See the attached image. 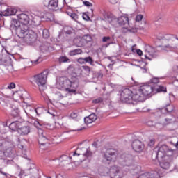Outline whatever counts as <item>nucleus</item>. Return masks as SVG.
<instances>
[{"label":"nucleus","instance_id":"31","mask_svg":"<svg viewBox=\"0 0 178 178\" xmlns=\"http://www.w3.org/2000/svg\"><path fill=\"white\" fill-rule=\"evenodd\" d=\"M34 126L35 127H36L37 129H38V137H40V131L44 129V124H41V122L38 121H35Z\"/></svg>","mask_w":178,"mask_h":178},{"label":"nucleus","instance_id":"35","mask_svg":"<svg viewBox=\"0 0 178 178\" xmlns=\"http://www.w3.org/2000/svg\"><path fill=\"white\" fill-rule=\"evenodd\" d=\"M59 62L60 63H70V59H69L67 57L64 56L60 57Z\"/></svg>","mask_w":178,"mask_h":178},{"label":"nucleus","instance_id":"57","mask_svg":"<svg viewBox=\"0 0 178 178\" xmlns=\"http://www.w3.org/2000/svg\"><path fill=\"white\" fill-rule=\"evenodd\" d=\"M162 20V16L159 15L158 17L155 19V22H161Z\"/></svg>","mask_w":178,"mask_h":178},{"label":"nucleus","instance_id":"50","mask_svg":"<svg viewBox=\"0 0 178 178\" xmlns=\"http://www.w3.org/2000/svg\"><path fill=\"white\" fill-rule=\"evenodd\" d=\"M92 102L93 104H99V102H102V99L98 98V99H94Z\"/></svg>","mask_w":178,"mask_h":178},{"label":"nucleus","instance_id":"30","mask_svg":"<svg viewBox=\"0 0 178 178\" xmlns=\"http://www.w3.org/2000/svg\"><path fill=\"white\" fill-rule=\"evenodd\" d=\"M16 12H17L16 8H8L3 12V16H13V15H16Z\"/></svg>","mask_w":178,"mask_h":178},{"label":"nucleus","instance_id":"18","mask_svg":"<svg viewBox=\"0 0 178 178\" xmlns=\"http://www.w3.org/2000/svg\"><path fill=\"white\" fill-rule=\"evenodd\" d=\"M109 172L111 177L120 178L122 176L120 168L116 165L111 167Z\"/></svg>","mask_w":178,"mask_h":178},{"label":"nucleus","instance_id":"23","mask_svg":"<svg viewBox=\"0 0 178 178\" xmlns=\"http://www.w3.org/2000/svg\"><path fill=\"white\" fill-rule=\"evenodd\" d=\"M114 22H118L120 26H129V17L127 16H121L118 19H115Z\"/></svg>","mask_w":178,"mask_h":178},{"label":"nucleus","instance_id":"48","mask_svg":"<svg viewBox=\"0 0 178 178\" xmlns=\"http://www.w3.org/2000/svg\"><path fill=\"white\" fill-rule=\"evenodd\" d=\"M71 17L73 20H77L79 19V15L76 13L71 14Z\"/></svg>","mask_w":178,"mask_h":178},{"label":"nucleus","instance_id":"46","mask_svg":"<svg viewBox=\"0 0 178 178\" xmlns=\"http://www.w3.org/2000/svg\"><path fill=\"white\" fill-rule=\"evenodd\" d=\"M54 176H55L54 172H53V175H49V176L48 175H45V177L46 178H53ZM56 178H62V175H58L56 176Z\"/></svg>","mask_w":178,"mask_h":178},{"label":"nucleus","instance_id":"11","mask_svg":"<svg viewBox=\"0 0 178 178\" xmlns=\"http://www.w3.org/2000/svg\"><path fill=\"white\" fill-rule=\"evenodd\" d=\"M27 175H31L33 178H38V169L35 168V165L31 164L29 165V168L25 170H22L19 173V176H21V177L27 176Z\"/></svg>","mask_w":178,"mask_h":178},{"label":"nucleus","instance_id":"13","mask_svg":"<svg viewBox=\"0 0 178 178\" xmlns=\"http://www.w3.org/2000/svg\"><path fill=\"white\" fill-rule=\"evenodd\" d=\"M9 144L5 139L0 140V159H5L6 156H8L6 151L8 149Z\"/></svg>","mask_w":178,"mask_h":178},{"label":"nucleus","instance_id":"2","mask_svg":"<svg viewBox=\"0 0 178 178\" xmlns=\"http://www.w3.org/2000/svg\"><path fill=\"white\" fill-rule=\"evenodd\" d=\"M172 149L168 147L166 145H159L154 149L152 156H155L156 159L161 161L160 168L161 169L154 172H160L159 178L162 177L166 170H169L170 168V156H168V153L170 152Z\"/></svg>","mask_w":178,"mask_h":178},{"label":"nucleus","instance_id":"54","mask_svg":"<svg viewBox=\"0 0 178 178\" xmlns=\"http://www.w3.org/2000/svg\"><path fill=\"white\" fill-rule=\"evenodd\" d=\"M83 20H90V17H88V15H87L86 14H83Z\"/></svg>","mask_w":178,"mask_h":178},{"label":"nucleus","instance_id":"51","mask_svg":"<svg viewBox=\"0 0 178 178\" xmlns=\"http://www.w3.org/2000/svg\"><path fill=\"white\" fill-rule=\"evenodd\" d=\"M109 40H111V37H109V36L103 37L102 42H108V41H109Z\"/></svg>","mask_w":178,"mask_h":178},{"label":"nucleus","instance_id":"26","mask_svg":"<svg viewBox=\"0 0 178 178\" xmlns=\"http://www.w3.org/2000/svg\"><path fill=\"white\" fill-rule=\"evenodd\" d=\"M21 126H22V122L19 121H15L10 124L9 128L10 129V130H13V131L18 132Z\"/></svg>","mask_w":178,"mask_h":178},{"label":"nucleus","instance_id":"15","mask_svg":"<svg viewBox=\"0 0 178 178\" xmlns=\"http://www.w3.org/2000/svg\"><path fill=\"white\" fill-rule=\"evenodd\" d=\"M144 95L140 88L132 91V101L141 102L144 101Z\"/></svg>","mask_w":178,"mask_h":178},{"label":"nucleus","instance_id":"32","mask_svg":"<svg viewBox=\"0 0 178 178\" xmlns=\"http://www.w3.org/2000/svg\"><path fill=\"white\" fill-rule=\"evenodd\" d=\"M81 41H83V44H87L88 42H91L92 41V38L90 35H85L82 38Z\"/></svg>","mask_w":178,"mask_h":178},{"label":"nucleus","instance_id":"9","mask_svg":"<svg viewBox=\"0 0 178 178\" xmlns=\"http://www.w3.org/2000/svg\"><path fill=\"white\" fill-rule=\"evenodd\" d=\"M38 143L40 149H47L51 143L49 142V137L43 130L39 131Z\"/></svg>","mask_w":178,"mask_h":178},{"label":"nucleus","instance_id":"33","mask_svg":"<svg viewBox=\"0 0 178 178\" xmlns=\"http://www.w3.org/2000/svg\"><path fill=\"white\" fill-rule=\"evenodd\" d=\"M170 123H172V119L170 118H165V121L161 124V127H163V126H168ZM160 124H156V127H158Z\"/></svg>","mask_w":178,"mask_h":178},{"label":"nucleus","instance_id":"40","mask_svg":"<svg viewBox=\"0 0 178 178\" xmlns=\"http://www.w3.org/2000/svg\"><path fill=\"white\" fill-rule=\"evenodd\" d=\"M85 59V63H90V65H92L94 60H92V58L90 56L84 58Z\"/></svg>","mask_w":178,"mask_h":178},{"label":"nucleus","instance_id":"34","mask_svg":"<svg viewBox=\"0 0 178 178\" xmlns=\"http://www.w3.org/2000/svg\"><path fill=\"white\" fill-rule=\"evenodd\" d=\"M82 52H83V51H81V49H76L70 51V56H74L75 55H80V54H81Z\"/></svg>","mask_w":178,"mask_h":178},{"label":"nucleus","instance_id":"62","mask_svg":"<svg viewBox=\"0 0 178 178\" xmlns=\"http://www.w3.org/2000/svg\"><path fill=\"white\" fill-rule=\"evenodd\" d=\"M143 112H151V109H149V108H147V109L144 108L143 109Z\"/></svg>","mask_w":178,"mask_h":178},{"label":"nucleus","instance_id":"60","mask_svg":"<svg viewBox=\"0 0 178 178\" xmlns=\"http://www.w3.org/2000/svg\"><path fill=\"white\" fill-rule=\"evenodd\" d=\"M83 68L84 69V70H86V72H90V67L83 66Z\"/></svg>","mask_w":178,"mask_h":178},{"label":"nucleus","instance_id":"8","mask_svg":"<svg viewBox=\"0 0 178 178\" xmlns=\"http://www.w3.org/2000/svg\"><path fill=\"white\" fill-rule=\"evenodd\" d=\"M70 156H80L82 155L83 158V161L88 159V158H91L92 156V152L89 148L87 147H78L74 152H72Z\"/></svg>","mask_w":178,"mask_h":178},{"label":"nucleus","instance_id":"47","mask_svg":"<svg viewBox=\"0 0 178 178\" xmlns=\"http://www.w3.org/2000/svg\"><path fill=\"white\" fill-rule=\"evenodd\" d=\"M143 20V15H138L136 17V22H141Z\"/></svg>","mask_w":178,"mask_h":178},{"label":"nucleus","instance_id":"39","mask_svg":"<svg viewBox=\"0 0 178 178\" xmlns=\"http://www.w3.org/2000/svg\"><path fill=\"white\" fill-rule=\"evenodd\" d=\"M43 38H48L49 37V31L48 29H44L42 31Z\"/></svg>","mask_w":178,"mask_h":178},{"label":"nucleus","instance_id":"38","mask_svg":"<svg viewBox=\"0 0 178 178\" xmlns=\"http://www.w3.org/2000/svg\"><path fill=\"white\" fill-rule=\"evenodd\" d=\"M157 92H166V87L159 86V87L156 89Z\"/></svg>","mask_w":178,"mask_h":178},{"label":"nucleus","instance_id":"12","mask_svg":"<svg viewBox=\"0 0 178 178\" xmlns=\"http://www.w3.org/2000/svg\"><path fill=\"white\" fill-rule=\"evenodd\" d=\"M139 89L143 93L144 97H148V95H151L155 91V88L149 83L141 86Z\"/></svg>","mask_w":178,"mask_h":178},{"label":"nucleus","instance_id":"22","mask_svg":"<svg viewBox=\"0 0 178 178\" xmlns=\"http://www.w3.org/2000/svg\"><path fill=\"white\" fill-rule=\"evenodd\" d=\"M58 161L62 165H70L72 163V156L64 154L58 159Z\"/></svg>","mask_w":178,"mask_h":178},{"label":"nucleus","instance_id":"42","mask_svg":"<svg viewBox=\"0 0 178 178\" xmlns=\"http://www.w3.org/2000/svg\"><path fill=\"white\" fill-rule=\"evenodd\" d=\"M78 117L79 113L77 111L72 112L70 115V118H71L72 119H76Z\"/></svg>","mask_w":178,"mask_h":178},{"label":"nucleus","instance_id":"10","mask_svg":"<svg viewBox=\"0 0 178 178\" xmlns=\"http://www.w3.org/2000/svg\"><path fill=\"white\" fill-rule=\"evenodd\" d=\"M132 92L129 88L123 89L120 92V101L125 104H131L133 102Z\"/></svg>","mask_w":178,"mask_h":178},{"label":"nucleus","instance_id":"14","mask_svg":"<svg viewBox=\"0 0 178 178\" xmlns=\"http://www.w3.org/2000/svg\"><path fill=\"white\" fill-rule=\"evenodd\" d=\"M27 92L24 90H18L13 94V98L15 101V102H23V99H26L27 98L26 95H27Z\"/></svg>","mask_w":178,"mask_h":178},{"label":"nucleus","instance_id":"59","mask_svg":"<svg viewBox=\"0 0 178 178\" xmlns=\"http://www.w3.org/2000/svg\"><path fill=\"white\" fill-rule=\"evenodd\" d=\"M110 3H111L113 5H115V3H118V0H108Z\"/></svg>","mask_w":178,"mask_h":178},{"label":"nucleus","instance_id":"58","mask_svg":"<svg viewBox=\"0 0 178 178\" xmlns=\"http://www.w3.org/2000/svg\"><path fill=\"white\" fill-rule=\"evenodd\" d=\"M0 173H1V175H3L4 176H6V177H8V176H9V174L6 173V172H4L3 171H2L1 170H0Z\"/></svg>","mask_w":178,"mask_h":178},{"label":"nucleus","instance_id":"36","mask_svg":"<svg viewBox=\"0 0 178 178\" xmlns=\"http://www.w3.org/2000/svg\"><path fill=\"white\" fill-rule=\"evenodd\" d=\"M39 48L40 51H42L43 52H47V51L49 50V47H48V44H45V43L40 45Z\"/></svg>","mask_w":178,"mask_h":178},{"label":"nucleus","instance_id":"41","mask_svg":"<svg viewBox=\"0 0 178 178\" xmlns=\"http://www.w3.org/2000/svg\"><path fill=\"white\" fill-rule=\"evenodd\" d=\"M158 83H159V78H153L150 80V83H149V84H158Z\"/></svg>","mask_w":178,"mask_h":178},{"label":"nucleus","instance_id":"21","mask_svg":"<svg viewBox=\"0 0 178 178\" xmlns=\"http://www.w3.org/2000/svg\"><path fill=\"white\" fill-rule=\"evenodd\" d=\"M161 176V172H152L142 174L138 178H159Z\"/></svg>","mask_w":178,"mask_h":178},{"label":"nucleus","instance_id":"44","mask_svg":"<svg viewBox=\"0 0 178 178\" xmlns=\"http://www.w3.org/2000/svg\"><path fill=\"white\" fill-rule=\"evenodd\" d=\"M67 70L68 73H72V72H74V66L73 65H70L67 67Z\"/></svg>","mask_w":178,"mask_h":178},{"label":"nucleus","instance_id":"56","mask_svg":"<svg viewBox=\"0 0 178 178\" xmlns=\"http://www.w3.org/2000/svg\"><path fill=\"white\" fill-rule=\"evenodd\" d=\"M40 59L38 58L37 60H33V61H31L32 63H34V65H38V63H40Z\"/></svg>","mask_w":178,"mask_h":178},{"label":"nucleus","instance_id":"55","mask_svg":"<svg viewBox=\"0 0 178 178\" xmlns=\"http://www.w3.org/2000/svg\"><path fill=\"white\" fill-rule=\"evenodd\" d=\"M136 54H138L139 55V56H141V55H143V51H141L140 49H136Z\"/></svg>","mask_w":178,"mask_h":178},{"label":"nucleus","instance_id":"43","mask_svg":"<svg viewBox=\"0 0 178 178\" xmlns=\"http://www.w3.org/2000/svg\"><path fill=\"white\" fill-rule=\"evenodd\" d=\"M16 88V84H15L14 83H10L8 85L7 88H8V90H13V88Z\"/></svg>","mask_w":178,"mask_h":178},{"label":"nucleus","instance_id":"24","mask_svg":"<svg viewBox=\"0 0 178 178\" xmlns=\"http://www.w3.org/2000/svg\"><path fill=\"white\" fill-rule=\"evenodd\" d=\"M97 120V115L95 113H92L88 117L84 118V122L86 124H91V123H94Z\"/></svg>","mask_w":178,"mask_h":178},{"label":"nucleus","instance_id":"6","mask_svg":"<svg viewBox=\"0 0 178 178\" xmlns=\"http://www.w3.org/2000/svg\"><path fill=\"white\" fill-rule=\"evenodd\" d=\"M157 40H168L170 41V44H172L171 46L170 44L161 46L162 49L163 51H173L175 48L178 47V36L176 35H170V34L163 35L162 33H159L157 35ZM172 42L173 43H172Z\"/></svg>","mask_w":178,"mask_h":178},{"label":"nucleus","instance_id":"3","mask_svg":"<svg viewBox=\"0 0 178 178\" xmlns=\"http://www.w3.org/2000/svg\"><path fill=\"white\" fill-rule=\"evenodd\" d=\"M15 27L16 35L19 38L21 44H27V45H33L35 42V33L32 31H29L24 28V26H20L16 20L13 21Z\"/></svg>","mask_w":178,"mask_h":178},{"label":"nucleus","instance_id":"28","mask_svg":"<svg viewBox=\"0 0 178 178\" xmlns=\"http://www.w3.org/2000/svg\"><path fill=\"white\" fill-rule=\"evenodd\" d=\"M49 113L51 115V112H49V110H47L44 106L37 107L35 108V113L36 115H42V113Z\"/></svg>","mask_w":178,"mask_h":178},{"label":"nucleus","instance_id":"45","mask_svg":"<svg viewBox=\"0 0 178 178\" xmlns=\"http://www.w3.org/2000/svg\"><path fill=\"white\" fill-rule=\"evenodd\" d=\"M147 125L149 126V127H152V126H155V122L152 120H149L146 122Z\"/></svg>","mask_w":178,"mask_h":178},{"label":"nucleus","instance_id":"20","mask_svg":"<svg viewBox=\"0 0 178 178\" xmlns=\"http://www.w3.org/2000/svg\"><path fill=\"white\" fill-rule=\"evenodd\" d=\"M58 2L59 0H50L49 1H47L46 0H44L43 1V4L44 5V6H47L51 10H55V9L58 8Z\"/></svg>","mask_w":178,"mask_h":178},{"label":"nucleus","instance_id":"4","mask_svg":"<svg viewBox=\"0 0 178 178\" xmlns=\"http://www.w3.org/2000/svg\"><path fill=\"white\" fill-rule=\"evenodd\" d=\"M104 157L106 161L109 162H116V161H119V162L122 163L123 166H130V163L133 162V156L130 154H118V151L113 149H108L104 154Z\"/></svg>","mask_w":178,"mask_h":178},{"label":"nucleus","instance_id":"63","mask_svg":"<svg viewBox=\"0 0 178 178\" xmlns=\"http://www.w3.org/2000/svg\"><path fill=\"white\" fill-rule=\"evenodd\" d=\"M102 77H103L102 74V73H99L98 74V79H102Z\"/></svg>","mask_w":178,"mask_h":178},{"label":"nucleus","instance_id":"37","mask_svg":"<svg viewBox=\"0 0 178 178\" xmlns=\"http://www.w3.org/2000/svg\"><path fill=\"white\" fill-rule=\"evenodd\" d=\"M49 15V13H38V17H40V19H47Z\"/></svg>","mask_w":178,"mask_h":178},{"label":"nucleus","instance_id":"7","mask_svg":"<svg viewBox=\"0 0 178 178\" xmlns=\"http://www.w3.org/2000/svg\"><path fill=\"white\" fill-rule=\"evenodd\" d=\"M10 101H12V99L9 97H2V95H0V105H2L6 109V107L10 108L11 109V115L13 116H17L19 115V107L9 103Z\"/></svg>","mask_w":178,"mask_h":178},{"label":"nucleus","instance_id":"53","mask_svg":"<svg viewBox=\"0 0 178 178\" xmlns=\"http://www.w3.org/2000/svg\"><path fill=\"white\" fill-rule=\"evenodd\" d=\"M83 4L85 6H92V3L89 1H83Z\"/></svg>","mask_w":178,"mask_h":178},{"label":"nucleus","instance_id":"19","mask_svg":"<svg viewBox=\"0 0 178 178\" xmlns=\"http://www.w3.org/2000/svg\"><path fill=\"white\" fill-rule=\"evenodd\" d=\"M17 19L19 23H22V24L26 25L29 24V22H30V18L29 17V15L26 13H21L17 15Z\"/></svg>","mask_w":178,"mask_h":178},{"label":"nucleus","instance_id":"29","mask_svg":"<svg viewBox=\"0 0 178 178\" xmlns=\"http://www.w3.org/2000/svg\"><path fill=\"white\" fill-rule=\"evenodd\" d=\"M24 111L26 115H34L35 113V108L31 106H26L25 108H24Z\"/></svg>","mask_w":178,"mask_h":178},{"label":"nucleus","instance_id":"61","mask_svg":"<svg viewBox=\"0 0 178 178\" xmlns=\"http://www.w3.org/2000/svg\"><path fill=\"white\" fill-rule=\"evenodd\" d=\"M3 60H2V56L0 55V65H3Z\"/></svg>","mask_w":178,"mask_h":178},{"label":"nucleus","instance_id":"17","mask_svg":"<svg viewBox=\"0 0 178 178\" xmlns=\"http://www.w3.org/2000/svg\"><path fill=\"white\" fill-rule=\"evenodd\" d=\"M132 148L136 152H143L145 146L140 140H136L132 143Z\"/></svg>","mask_w":178,"mask_h":178},{"label":"nucleus","instance_id":"1","mask_svg":"<svg viewBox=\"0 0 178 178\" xmlns=\"http://www.w3.org/2000/svg\"><path fill=\"white\" fill-rule=\"evenodd\" d=\"M56 88L61 91H56ZM77 88H79V78L77 76H72L70 78L60 76L56 79V88L53 90V92L58 99H63L67 97L66 92L74 94Z\"/></svg>","mask_w":178,"mask_h":178},{"label":"nucleus","instance_id":"5","mask_svg":"<svg viewBox=\"0 0 178 178\" xmlns=\"http://www.w3.org/2000/svg\"><path fill=\"white\" fill-rule=\"evenodd\" d=\"M33 79L35 83L39 87V90L41 93L42 97H43L45 101H48L49 98L44 92L45 91V90H47V86H45V84H47V79H48V71H44L40 74L35 75L33 76Z\"/></svg>","mask_w":178,"mask_h":178},{"label":"nucleus","instance_id":"49","mask_svg":"<svg viewBox=\"0 0 178 178\" xmlns=\"http://www.w3.org/2000/svg\"><path fill=\"white\" fill-rule=\"evenodd\" d=\"M78 63H80L81 65H83V64L86 63L85 58H79L78 59Z\"/></svg>","mask_w":178,"mask_h":178},{"label":"nucleus","instance_id":"27","mask_svg":"<svg viewBox=\"0 0 178 178\" xmlns=\"http://www.w3.org/2000/svg\"><path fill=\"white\" fill-rule=\"evenodd\" d=\"M174 109L175 108L172 105H168L165 108L159 109L156 112H152V113H154V115H161V113H163V111H166L167 112H173Z\"/></svg>","mask_w":178,"mask_h":178},{"label":"nucleus","instance_id":"52","mask_svg":"<svg viewBox=\"0 0 178 178\" xmlns=\"http://www.w3.org/2000/svg\"><path fill=\"white\" fill-rule=\"evenodd\" d=\"M154 144H155V140L154 138L150 139L149 142V147H152V145H154Z\"/></svg>","mask_w":178,"mask_h":178},{"label":"nucleus","instance_id":"64","mask_svg":"<svg viewBox=\"0 0 178 178\" xmlns=\"http://www.w3.org/2000/svg\"><path fill=\"white\" fill-rule=\"evenodd\" d=\"M67 14L68 15V16L72 17V15H73V13L67 12Z\"/></svg>","mask_w":178,"mask_h":178},{"label":"nucleus","instance_id":"25","mask_svg":"<svg viewBox=\"0 0 178 178\" xmlns=\"http://www.w3.org/2000/svg\"><path fill=\"white\" fill-rule=\"evenodd\" d=\"M19 134H21V136H27L30 133V127L29 126H23L19 127V129H18Z\"/></svg>","mask_w":178,"mask_h":178},{"label":"nucleus","instance_id":"16","mask_svg":"<svg viewBox=\"0 0 178 178\" xmlns=\"http://www.w3.org/2000/svg\"><path fill=\"white\" fill-rule=\"evenodd\" d=\"M145 58L149 60H152L151 58H154V54H155V49L149 44H147L144 47ZM151 56V57H149Z\"/></svg>","mask_w":178,"mask_h":178}]
</instances>
